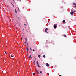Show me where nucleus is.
I'll return each instance as SVG.
<instances>
[{"instance_id": "473e14b6", "label": "nucleus", "mask_w": 76, "mask_h": 76, "mask_svg": "<svg viewBox=\"0 0 76 76\" xmlns=\"http://www.w3.org/2000/svg\"><path fill=\"white\" fill-rule=\"evenodd\" d=\"M48 42V40L46 41V42Z\"/></svg>"}, {"instance_id": "1a4fd4ad", "label": "nucleus", "mask_w": 76, "mask_h": 76, "mask_svg": "<svg viewBox=\"0 0 76 76\" xmlns=\"http://www.w3.org/2000/svg\"><path fill=\"white\" fill-rule=\"evenodd\" d=\"M38 57H39V58H40V57H41V56H40V55H38Z\"/></svg>"}, {"instance_id": "c756f323", "label": "nucleus", "mask_w": 76, "mask_h": 76, "mask_svg": "<svg viewBox=\"0 0 76 76\" xmlns=\"http://www.w3.org/2000/svg\"><path fill=\"white\" fill-rule=\"evenodd\" d=\"M21 39H23V38L22 37Z\"/></svg>"}, {"instance_id": "0eeeda50", "label": "nucleus", "mask_w": 76, "mask_h": 76, "mask_svg": "<svg viewBox=\"0 0 76 76\" xmlns=\"http://www.w3.org/2000/svg\"><path fill=\"white\" fill-rule=\"evenodd\" d=\"M66 21H65V20H63V23H65Z\"/></svg>"}, {"instance_id": "72a5a7b5", "label": "nucleus", "mask_w": 76, "mask_h": 76, "mask_svg": "<svg viewBox=\"0 0 76 76\" xmlns=\"http://www.w3.org/2000/svg\"><path fill=\"white\" fill-rule=\"evenodd\" d=\"M27 56H29V55H28H28H27Z\"/></svg>"}, {"instance_id": "4c0bfd02", "label": "nucleus", "mask_w": 76, "mask_h": 76, "mask_svg": "<svg viewBox=\"0 0 76 76\" xmlns=\"http://www.w3.org/2000/svg\"><path fill=\"white\" fill-rule=\"evenodd\" d=\"M7 6L8 7H9V6Z\"/></svg>"}, {"instance_id": "a211bd4d", "label": "nucleus", "mask_w": 76, "mask_h": 76, "mask_svg": "<svg viewBox=\"0 0 76 76\" xmlns=\"http://www.w3.org/2000/svg\"><path fill=\"white\" fill-rule=\"evenodd\" d=\"M35 74H36L35 73H33V75H35Z\"/></svg>"}, {"instance_id": "c9c22d12", "label": "nucleus", "mask_w": 76, "mask_h": 76, "mask_svg": "<svg viewBox=\"0 0 76 76\" xmlns=\"http://www.w3.org/2000/svg\"><path fill=\"white\" fill-rule=\"evenodd\" d=\"M13 1H15V0H13Z\"/></svg>"}, {"instance_id": "20e7f679", "label": "nucleus", "mask_w": 76, "mask_h": 76, "mask_svg": "<svg viewBox=\"0 0 76 76\" xmlns=\"http://www.w3.org/2000/svg\"><path fill=\"white\" fill-rule=\"evenodd\" d=\"M48 28H46L45 29V32H47V31H48Z\"/></svg>"}, {"instance_id": "6ab92c4d", "label": "nucleus", "mask_w": 76, "mask_h": 76, "mask_svg": "<svg viewBox=\"0 0 76 76\" xmlns=\"http://www.w3.org/2000/svg\"><path fill=\"white\" fill-rule=\"evenodd\" d=\"M30 50H31V51H32V49H31V48H30Z\"/></svg>"}, {"instance_id": "aec40b11", "label": "nucleus", "mask_w": 76, "mask_h": 76, "mask_svg": "<svg viewBox=\"0 0 76 76\" xmlns=\"http://www.w3.org/2000/svg\"><path fill=\"white\" fill-rule=\"evenodd\" d=\"M11 4H12V5H13V7H14V5L13 4H12V3H11Z\"/></svg>"}, {"instance_id": "f03ea898", "label": "nucleus", "mask_w": 76, "mask_h": 76, "mask_svg": "<svg viewBox=\"0 0 76 76\" xmlns=\"http://www.w3.org/2000/svg\"><path fill=\"white\" fill-rule=\"evenodd\" d=\"M70 13L71 15H73L74 14V12L73 11H71Z\"/></svg>"}, {"instance_id": "9d476101", "label": "nucleus", "mask_w": 76, "mask_h": 76, "mask_svg": "<svg viewBox=\"0 0 76 76\" xmlns=\"http://www.w3.org/2000/svg\"><path fill=\"white\" fill-rule=\"evenodd\" d=\"M15 13H17V11H16V9H15Z\"/></svg>"}, {"instance_id": "b1692460", "label": "nucleus", "mask_w": 76, "mask_h": 76, "mask_svg": "<svg viewBox=\"0 0 76 76\" xmlns=\"http://www.w3.org/2000/svg\"><path fill=\"white\" fill-rule=\"evenodd\" d=\"M24 25H25V26H26V24H24Z\"/></svg>"}, {"instance_id": "6e6552de", "label": "nucleus", "mask_w": 76, "mask_h": 76, "mask_svg": "<svg viewBox=\"0 0 76 76\" xmlns=\"http://www.w3.org/2000/svg\"><path fill=\"white\" fill-rule=\"evenodd\" d=\"M35 60H34L33 63H34V65H35Z\"/></svg>"}, {"instance_id": "f8f14e48", "label": "nucleus", "mask_w": 76, "mask_h": 76, "mask_svg": "<svg viewBox=\"0 0 76 76\" xmlns=\"http://www.w3.org/2000/svg\"><path fill=\"white\" fill-rule=\"evenodd\" d=\"M37 65L39 64H38V61H37Z\"/></svg>"}, {"instance_id": "423d86ee", "label": "nucleus", "mask_w": 76, "mask_h": 76, "mask_svg": "<svg viewBox=\"0 0 76 76\" xmlns=\"http://www.w3.org/2000/svg\"><path fill=\"white\" fill-rule=\"evenodd\" d=\"M36 72H37V73L39 74V72H38V71L37 70H36Z\"/></svg>"}, {"instance_id": "9b49d317", "label": "nucleus", "mask_w": 76, "mask_h": 76, "mask_svg": "<svg viewBox=\"0 0 76 76\" xmlns=\"http://www.w3.org/2000/svg\"><path fill=\"white\" fill-rule=\"evenodd\" d=\"M73 5H76V4L75 3H73Z\"/></svg>"}, {"instance_id": "f257e3e1", "label": "nucleus", "mask_w": 76, "mask_h": 76, "mask_svg": "<svg viewBox=\"0 0 76 76\" xmlns=\"http://www.w3.org/2000/svg\"><path fill=\"white\" fill-rule=\"evenodd\" d=\"M53 27L54 28H56L57 24H54Z\"/></svg>"}, {"instance_id": "ddd939ff", "label": "nucleus", "mask_w": 76, "mask_h": 76, "mask_svg": "<svg viewBox=\"0 0 76 76\" xmlns=\"http://www.w3.org/2000/svg\"><path fill=\"white\" fill-rule=\"evenodd\" d=\"M64 37H67L66 36V35L65 34L64 35Z\"/></svg>"}, {"instance_id": "5701e85b", "label": "nucleus", "mask_w": 76, "mask_h": 76, "mask_svg": "<svg viewBox=\"0 0 76 76\" xmlns=\"http://www.w3.org/2000/svg\"><path fill=\"white\" fill-rule=\"evenodd\" d=\"M19 11H20V10H19V8L18 9Z\"/></svg>"}, {"instance_id": "39448f33", "label": "nucleus", "mask_w": 76, "mask_h": 76, "mask_svg": "<svg viewBox=\"0 0 76 76\" xmlns=\"http://www.w3.org/2000/svg\"><path fill=\"white\" fill-rule=\"evenodd\" d=\"M26 50L27 52L29 51V49L28 48H26Z\"/></svg>"}, {"instance_id": "f704fd0d", "label": "nucleus", "mask_w": 76, "mask_h": 76, "mask_svg": "<svg viewBox=\"0 0 76 76\" xmlns=\"http://www.w3.org/2000/svg\"><path fill=\"white\" fill-rule=\"evenodd\" d=\"M3 1H4V0H3Z\"/></svg>"}, {"instance_id": "4468645a", "label": "nucleus", "mask_w": 76, "mask_h": 76, "mask_svg": "<svg viewBox=\"0 0 76 76\" xmlns=\"http://www.w3.org/2000/svg\"><path fill=\"white\" fill-rule=\"evenodd\" d=\"M43 57L44 58H45V55H43Z\"/></svg>"}, {"instance_id": "4be33fe9", "label": "nucleus", "mask_w": 76, "mask_h": 76, "mask_svg": "<svg viewBox=\"0 0 76 76\" xmlns=\"http://www.w3.org/2000/svg\"><path fill=\"white\" fill-rule=\"evenodd\" d=\"M18 19H20V18H19V17H18Z\"/></svg>"}, {"instance_id": "2f4dec72", "label": "nucleus", "mask_w": 76, "mask_h": 76, "mask_svg": "<svg viewBox=\"0 0 76 76\" xmlns=\"http://www.w3.org/2000/svg\"><path fill=\"white\" fill-rule=\"evenodd\" d=\"M29 58H31V56H29Z\"/></svg>"}, {"instance_id": "dca6fc26", "label": "nucleus", "mask_w": 76, "mask_h": 76, "mask_svg": "<svg viewBox=\"0 0 76 76\" xmlns=\"http://www.w3.org/2000/svg\"><path fill=\"white\" fill-rule=\"evenodd\" d=\"M40 73L41 74H42V71H41L40 72Z\"/></svg>"}, {"instance_id": "7ed1b4c3", "label": "nucleus", "mask_w": 76, "mask_h": 76, "mask_svg": "<svg viewBox=\"0 0 76 76\" xmlns=\"http://www.w3.org/2000/svg\"><path fill=\"white\" fill-rule=\"evenodd\" d=\"M46 66H47V67H49V66H50V64H48V63H46Z\"/></svg>"}, {"instance_id": "c85d7f7f", "label": "nucleus", "mask_w": 76, "mask_h": 76, "mask_svg": "<svg viewBox=\"0 0 76 76\" xmlns=\"http://www.w3.org/2000/svg\"><path fill=\"white\" fill-rule=\"evenodd\" d=\"M25 44H26V42H25Z\"/></svg>"}, {"instance_id": "7c9ffc66", "label": "nucleus", "mask_w": 76, "mask_h": 76, "mask_svg": "<svg viewBox=\"0 0 76 76\" xmlns=\"http://www.w3.org/2000/svg\"><path fill=\"white\" fill-rule=\"evenodd\" d=\"M26 39H27V38H26Z\"/></svg>"}, {"instance_id": "bb28decb", "label": "nucleus", "mask_w": 76, "mask_h": 76, "mask_svg": "<svg viewBox=\"0 0 76 76\" xmlns=\"http://www.w3.org/2000/svg\"><path fill=\"white\" fill-rule=\"evenodd\" d=\"M5 54H7V52H5Z\"/></svg>"}, {"instance_id": "2eb2a0df", "label": "nucleus", "mask_w": 76, "mask_h": 76, "mask_svg": "<svg viewBox=\"0 0 76 76\" xmlns=\"http://www.w3.org/2000/svg\"><path fill=\"white\" fill-rule=\"evenodd\" d=\"M10 57H13V56L12 55H11Z\"/></svg>"}, {"instance_id": "cd10ccee", "label": "nucleus", "mask_w": 76, "mask_h": 76, "mask_svg": "<svg viewBox=\"0 0 76 76\" xmlns=\"http://www.w3.org/2000/svg\"><path fill=\"white\" fill-rule=\"evenodd\" d=\"M59 76H61V75H59Z\"/></svg>"}, {"instance_id": "e433bc0d", "label": "nucleus", "mask_w": 76, "mask_h": 76, "mask_svg": "<svg viewBox=\"0 0 76 76\" xmlns=\"http://www.w3.org/2000/svg\"><path fill=\"white\" fill-rule=\"evenodd\" d=\"M75 7H76V5H75Z\"/></svg>"}, {"instance_id": "412c9836", "label": "nucleus", "mask_w": 76, "mask_h": 76, "mask_svg": "<svg viewBox=\"0 0 76 76\" xmlns=\"http://www.w3.org/2000/svg\"><path fill=\"white\" fill-rule=\"evenodd\" d=\"M30 56L31 58H32V57H31V56L30 55Z\"/></svg>"}, {"instance_id": "f3484780", "label": "nucleus", "mask_w": 76, "mask_h": 76, "mask_svg": "<svg viewBox=\"0 0 76 76\" xmlns=\"http://www.w3.org/2000/svg\"><path fill=\"white\" fill-rule=\"evenodd\" d=\"M37 66H38V67H40L39 65V64L38 65H37Z\"/></svg>"}, {"instance_id": "393cba45", "label": "nucleus", "mask_w": 76, "mask_h": 76, "mask_svg": "<svg viewBox=\"0 0 76 76\" xmlns=\"http://www.w3.org/2000/svg\"><path fill=\"white\" fill-rule=\"evenodd\" d=\"M33 51H35L34 49H33Z\"/></svg>"}, {"instance_id": "a878e982", "label": "nucleus", "mask_w": 76, "mask_h": 76, "mask_svg": "<svg viewBox=\"0 0 76 76\" xmlns=\"http://www.w3.org/2000/svg\"><path fill=\"white\" fill-rule=\"evenodd\" d=\"M74 12H75H75H76V10H75Z\"/></svg>"}]
</instances>
